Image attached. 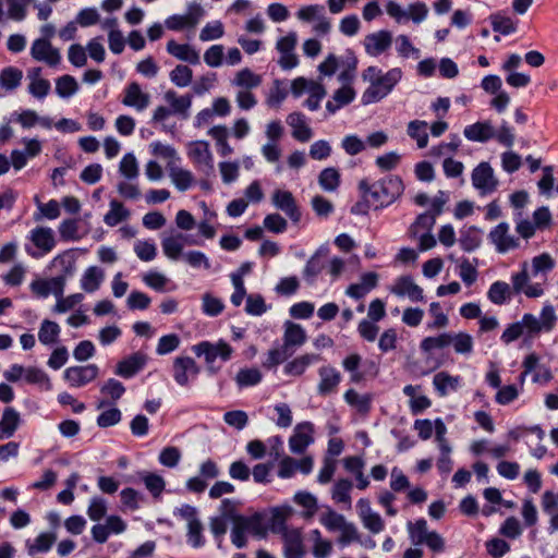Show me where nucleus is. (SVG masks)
Listing matches in <instances>:
<instances>
[{"label": "nucleus", "instance_id": "1", "mask_svg": "<svg viewBox=\"0 0 558 558\" xmlns=\"http://www.w3.org/2000/svg\"><path fill=\"white\" fill-rule=\"evenodd\" d=\"M555 260L548 253L534 256L529 265L521 264V269L511 275L510 281L514 294H523L527 299H537L545 294L549 272Z\"/></svg>", "mask_w": 558, "mask_h": 558}, {"label": "nucleus", "instance_id": "2", "mask_svg": "<svg viewBox=\"0 0 558 558\" xmlns=\"http://www.w3.org/2000/svg\"><path fill=\"white\" fill-rule=\"evenodd\" d=\"M558 320L555 307L546 302L539 313V317L531 313L523 314L521 320L509 324L500 336V341L508 345L520 337H524V342L531 341L541 333L553 331Z\"/></svg>", "mask_w": 558, "mask_h": 558}, {"label": "nucleus", "instance_id": "3", "mask_svg": "<svg viewBox=\"0 0 558 558\" xmlns=\"http://www.w3.org/2000/svg\"><path fill=\"white\" fill-rule=\"evenodd\" d=\"M401 68H391L384 72L377 65H369L362 72V80L368 83L363 92L361 102L365 106L377 104L389 96L402 81Z\"/></svg>", "mask_w": 558, "mask_h": 558}, {"label": "nucleus", "instance_id": "4", "mask_svg": "<svg viewBox=\"0 0 558 558\" xmlns=\"http://www.w3.org/2000/svg\"><path fill=\"white\" fill-rule=\"evenodd\" d=\"M362 198L378 210L393 204L404 192V184L398 175H386L375 182L362 180L359 183Z\"/></svg>", "mask_w": 558, "mask_h": 558}, {"label": "nucleus", "instance_id": "5", "mask_svg": "<svg viewBox=\"0 0 558 558\" xmlns=\"http://www.w3.org/2000/svg\"><path fill=\"white\" fill-rule=\"evenodd\" d=\"M407 532L409 541L415 547L405 549L402 558H423V550L418 546H426L434 555L446 551L445 538L437 531L429 530L424 518L408 521Z\"/></svg>", "mask_w": 558, "mask_h": 558}, {"label": "nucleus", "instance_id": "6", "mask_svg": "<svg viewBox=\"0 0 558 558\" xmlns=\"http://www.w3.org/2000/svg\"><path fill=\"white\" fill-rule=\"evenodd\" d=\"M192 351L196 356L204 357L207 372L210 375H216L220 371V366L215 364L217 359L228 362L233 354L232 347L222 339L215 343L208 340L201 341L192 347Z\"/></svg>", "mask_w": 558, "mask_h": 558}, {"label": "nucleus", "instance_id": "7", "mask_svg": "<svg viewBox=\"0 0 558 558\" xmlns=\"http://www.w3.org/2000/svg\"><path fill=\"white\" fill-rule=\"evenodd\" d=\"M386 13L399 25L412 21L414 24H421L427 19L428 8L423 1H415L403 8L395 0H388L385 3Z\"/></svg>", "mask_w": 558, "mask_h": 558}, {"label": "nucleus", "instance_id": "8", "mask_svg": "<svg viewBox=\"0 0 558 558\" xmlns=\"http://www.w3.org/2000/svg\"><path fill=\"white\" fill-rule=\"evenodd\" d=\"M291 93L294 97L308 94V98L304 101V107L311 111H316L320 107L322 100L326 96V89L319 81L307 80L305 77H296L291 83Z\"/></svg>", "mask_w": 558, "mask_h": 558}, {"label": "nucleus", "instance_id": "9", "mask_svg": "<svg viewBox=\"0 0 558 558\" xmlns=\"http://www.w3.org/2000/svg\"><path fill=\"white\" fill-rule=\"evenodd\" d=\"M271 530L282 536L284 558H302L306 554L299 529H289L284 525L283 519H275Z\"/></svg>", "mask_w": 558, "mask_h": 558}, {"label": "nucleus", "instance_id": "10", "mask_svg": "<svg viewBox=\"0 0 558 558\" xmlns=\"http://www.w3.org/2000/svg\"><path fill=\"white\" fill-rule=\"evenodd\" d=\"M33 246L25 245L26 253L36 259L49 254L56 246L53 230L49 227H36L27 235Z\"/></svg>", "mask_w": 558, "mask_h": 558}, {"label": "nucleus", "instance_id": "11", "mask_svg": "<svg viewBox=\"0 0 558 558\" xmlns=\"http://www.w3.org/2000/svg\"><path fill=\"white\" fill-rule=\"evenodd\" d=\"M472 185L481 196L494 193L498 186V180L495 178L494 169L486 162H480L471 174Z\"/></svg>", "mask_w": 558, "mask_h": 558}, {"label": "nucleus", "instance_id": "12", "mask_svg": "<svg viewBox=\"0 0 558 558\" xmlns=\"http://www.w3.org/2000/svg\"><path fill=\"white\" fill-rule=\"evenodd\" d=\"M487 238L499 254L508 253L520 246V239L510 233V226L506 221L495 226Z\"/></svg>", "mask_w": 558, "mask_h": 558}, {"label": "nucleus", "instance_id": "13", "mask_svg": "<svg viewBox=\"0 0 558 558\" xmlns=\"http://www.w3.org/2000/svg\"><path fill=\"white\" fill-rule=\"evenodd\" d=\"M48 268L56 272L51 278L61 279L62 288L65 289L66 280L73 277L76 271V258L73 250H65L54 256L49 263Z\"/></svg>", "mask_w": 558, "mask_h": 558}, {"label": "nucleus", "instance_id": "14", "mask_svg": "<svg viewBox=\"0 0 558 558\" xmlns=\"http://www.w3.org/2000/svg\"><path fill=\"white\" fill-rule=\"evenodd\" d=\"M296 44L298 35L295 32H290L277 40L276 49L280 53L278 64L282 70L289 71L298 66L299 58L295 54Z\"/></svg>", "mask_w": 558, "mask_h": 558}, {"label": "nucleus", "instance_id": "15", "mask_svg": "<svg viewBox=\"0 0 558 558\" xmlns=\"http://www.w3.org/2000/svg\"><path fill=\"white\" fill-rule=\"evenodd\" d=\"M392 41L393 37L390 31L379 29L364 37L363 47L367 56L378 58L390 50Z\"/></svg>", "mask_w": 558, "mask_h": 558}, {"label": "nucleus", "instance_id": "16", "mask_svg": "<svg viewBox=\"0 0 558 558\" xmlns=\"http://www.w3.org/2000/svg\"><path fill=\"white\" fill-rule=\"evenodd\" d=\"M35 0H0V24L23 22L28 15V8Z\"/></svg>", "mask_w": 558, "mask_h": 558}, {"label": "nucleus", "instance_id": "17", "mask_svg": "<svg viewBox=\"0 0 558 558\" xmlns=\"http://www.w3.org/2000/svg\"><path fill=\"white\" fill-rule=\"evenodd\" d=\"M201 372L199 366L191 356H177L172 363V377L174 381L186 387L190 379H195Z\"/></svg>", "mask_w": 558, "mask_h": 558}, {"label": "nucleus", "instance_id": "18", "mask_svg": "<svg viewBox=\"0 0 558 558\" xmlns=\"http://www.w3.org/2000/svg\"><path fill=\"white\" fill-rule=\"evenodd\" d=\"M389 291L398 298H408L413 303L425 302L424 290L414 282L410 275L398 277Z\"/></svg>", "mask_w": 558, "mask_h": 558}, {"label": "nucleus", "instance_id": "19", "mask_svg": "<svg viewBox=\"0 0 558 558\" xmlns=\"http://www.w3.org/2000/svg\"><path fill=\"white\" fill-rule=\"evenodd\" d=\"M98 374L99 368L96 364H87L68 367L63 373V378L71 387L80 388L94 381Z\"/></svg>", "mask_w": 558, "mask_h": 558}, {"label": "nucleus", "instance_id": "20", "mask_svg": "<svg viewBox=\"0 0 558 558\" xmlns=\"http://www.w3.org/2000/svg\"><path fill=\"white\" fill-rule=\"evenodd\" d=\"M356 510L363 526L372 534H378L385 530V521L381 515L372 509L367 498H360Z\"/></svg>", "mask_w": 558, "mask_h": 558}, {"label": "nucleus", "instance_id": "21", "mask_svg": "<svg viewBox=\"0 0 558 558\" xmlns=\"http://www.w3.org/2000/svg\"><path fill=\"white\" fill-rule=\"evenodd\" d=\"M317 373L319 378L316 387L317 395L327 397L336 393L342 379L341 373L331 365L320 366Z\"/></svg>", "mask_w": 558, "mask_h": 558}, {"label": "nucleus", "instance_id": "22", "mask_svg": "<svg viewBox=\"0 0 558 558\" xmlns=\"http://www.w3.org/2000/svg\"><path fill=\"white\" fill-rule=\"evenodd\" d=\"M314 426L311 422H303L295 426L289 439V449L294 454H302L314 442Z\"/></svg>", "mask_w": 558, "mask_h": 558}, {"label": "nucleus", "instance_id": "23", "mask_svg": "<svg viewBox=\"0 0 558 558\" xmlns=\"http://www.w3.org/2000/svg\"><path fill=\"white\" fill-rule=\"evenodd\" d=\"M29 53L38 62H44L50 68H57L62 60L60 50L44 40H34Z\"/></svg>", "mask_w": 558, "mask_h": 558}, {"label": "nucleus", "instance_id": "24", "mask_svg": "<svg viewBox=\"0 0 558 558\" xmlns=\"http://www.w3.org/2000/svg\"><path fill=\"white\" fill-rule=\"evenodd\" d=\"M272 205L283 211L288 218L298 223L301 220V211L296 205L295 198L290 191L276 190L271 196Z\"/></svg>", "mask_w": 558, "mask_h": 558}, {"label": "nucleus", "instance_id": "25", "mask_svg": "<svg viewBox=\"0 0 558 558\" xmlns=\"http://www.w3.org/2000/svg\"><path fill=\"white\" fill-rule=\"evenodd\" d=\"M286 121L291 128V135L295 141L306 143L313 137V129L310 125L308 118L304 113L299 111L291 112L287 116Z\"/></svg>", "mask_w": 558, "mask_h": 558}, {"label": "nucleus", "instance_id": "26", "mask_svg": "<svg viewBox=\"0 0 558 558\" xmlns=\"http://www.w3.org/2000/svg\"><path fill=\"white\" fill-rule=\"evenodd\" d=\"M147 364V355L137 351L121 360L116 366V375L122 378H132Z\"/></svg>", "mask_w": 558, "mask_h": 558}, {"label": "nucleus", "instance_id": "27", "mask_svg": "<svg viewBox=\"0 0 558 558\" xmlns=\"http://www.w3.org/2000/svg\"><path fill=\"white\" fill-rule=\"evenodd\" d=\"M163 98L169 105L173 116H177L181 120L189 119L193 100L192 95L186 94L180 96L177 92L169 89L165 93Z\"/></svg>", "mask_w": 558, "mask_h": 558}, {"label": "nucleus", "instance_id": "28", "mask_svg": "<svg viewBox=\"0 0 558 558\" xmlns=\"http://www.w3.org/2000/svg\"><path fill=\"white\" fill-rule=\"evenodd\" d=\"M187 155L190 159L199 167L208 170L214 169V156L209 143L206 141H194L189 144Z\"/></svg>", "mask_w": 558, "mask_h": 558}, {"label": "nucleus", "instance_id": "29", "mask_svg": "<svg viewBox=\"0 0 558 558\" xmlns=\"http://www.w3.org/2000/svg\"><path fill=\"white\" fill-rule=\"evenodd\" d=\"M142 281L146 287L156 292H172L178 289V284L168 278L165 274L150 269L142 275Z\"/></svg>", "mask_w": 558, "mask_h": 558}, {"label": "nucleus", "instance_id": "30", "mask_svg": "<svg viewBox=\"0 0 558 558\" xmlns=\"http://www.w3.org/2000/svg\"><path fill=\"white\" fill-rule=\"evenodd\" d=\"M283 327L282 347L288 351L293 350L294 353L298 348L302 347L306 342V331L301 325L289 320L284 323Z\"/></svg>", "mask_w": 558, "mask_h": 558}, {"label": "nucleus", "instance_id": "31", "mask_svg": "<svg viewBox=\"0 0 558 558\" xmlns=\"http://www.w3.org/2000/svg\"><path fill=\"white\" fill-rule=\"evenodd\" d=\"M150 96L144 93L138 83H130L124 90L122 104L126 107L135 108L137 111H143L149 105Z\"/></svg>", "mask_w": 558, "mask_h": 558}, {"label": "nucleus", "instance_id": "32", "mask_svg": "<svg viewBox=\"0 0 558 558\" xmlns=\"http://www.w3.org/2000/svg\"><path fill=\"white\" fill-rule=\"evenodd\" d=\"M246 532L259 539L265 538L268 533L265 514L255 512L252 515H236Z\"/></svg>", "mask_w": 558, "mask_h": 558}, {"label": "nucleus", "instance_id": "33", "mask_svg": "<svg viewBox=\"0 0 558 558\" xmlns=\"http://www.w3.org/2000/svg\"><path fill=\"white\" fill-rule=\"evenodd\" d=\"M31 291L39 299H47L50 294L60 296L64 293L61 279H36L29 284Z\"/></svg>", "mask_w": 558, "mask_h": 558}, {"label": "nucleus", "instance_id": "34", "mask_svg": "<svg viewBox=\"0 0 558 558\" xmlns=\"http://www.w3.org/2000/svg\"><path fill=\"white\" fill-rule=\"evenodd\" d=\"M463 135L471 142L486 143L494 138L495 129L490 121H478L466 125L463 130Z\"/></svg>", "mask_w": 558, "mask_h": 558}, {"label": "nucleus", "instance_id": "35", "mask_svg": "<svg viewBox=\"0 0 558 558\" xmlns=\"http://www.w3.org/2000/svg\"><path fill=\"white\" fill-rule=\"evenodd\" d=\"M167 52L180 61L196 65L201 62L198 51L189 44H178L171 39L167 43Z\"/></svg>", "mask_w": 558, "mask_h": 558}, {"label": "nucleus", "instance_id": "36", "mask_svg": "<svg viewBox=\"0 0 558 558\" xmlns=\"http://www.w3.org/2000/svg\"><path fill=\"white\" fill-rule=\"evenodd\" d=\"M21 423V414L12 407L5 408L0 418V440L12 437Z\"/></svg>", "mask_w": 558, "mask_h": 558}, {"label": "nucleus", "instance_id": "37", "mask_svg": "<svg viewBox=\"0 0 558 558\" xmlns=\"http://www.w3.org/2000/svg\"><path fill=\"white\" fill-rule=\"evenodd\" d=\"M461 385V377L450 375L447 372H439L433 378V386L439 397H446L457 391Z\"/></svg>", "mask_w": 558, "mask_h": 558}, {"label": "nucleus", "instance_id": "38", "mask_svg": "<svg viewBox=\"0 0 558 558\" xmlns=\"http://www.w3.org/2000/svg\"><path fill=\"white\" fill-rule=\"evenodd\" d=\"M355 98V90L351 85H343L335 90L331 99L326 104V109L329 114H335L342 107L351 104Z\"/></svg>", "mask_w": 558, "mask_h": 558}, {"label": "nucleus", "instance_id": "39", "mask_svg": "<svg viewBox=\"0 0 558 558\" xmlns=\"http://www.w3.org/2000/svg\"><path fill=\"white\" fill-rule=\"evenodd\" d=\"M319 359L320 356L315 353L302 354L289 361L283 367V373L288 376H301L312 364L319 361Z\"/></svg>", "mask_w": 558, "mask_h": 558}, {"label": "nucleus", "instance_id": "40", "mask_svg": "<svg viewBox=\"0 0 558 558\" xmlns=\"http://www.w3.org/2000/svg\"><path fill=\"white\" fill-rule=\"evenodd\" d=\"M187 235L182 233L170 234L161 240L163 254L171 260H178L183 255L184 241Z\"/></svg>", "mask_w": 558, "mask_h": 558}, {"label": "nucleus", "instance_id": "41", "mask_svg": "<svg viewBox=\"0 0 558 558\" xmlns=\"http://www.w3.org/2000/svg\"><path fill=\"white\" fill-rule=\"evenodd\" d=\"M263 78L259 74L254 73L251 69L244 68L238 71L231 81V85L239 90H252L262 85Z\"/></svg>", "mask_w": 558, "mask_h": 558}, {"label": "nucleus", "instance_id": "42", "mask_svg": "<svg viewBox=\"0 0 558 558\" xmlns=\"http://www.w3.org/2000/svg\"><path fill=\"white\" fill-rule=\"evenodd\" d=\"M57 536L51 532H43L34 539H26L25 547L29 556L45 554L50 550L54 544Z\"/></svg>", "mask_w": 558, "mask_h": 558}, {"label": "nucleus", "instance_id": "43", "mask_svg": "<svg viewBox=\"0 0 558 558\" xmlns=\"http://www.w3.org/2000/svg\"><path fill=\"white\" fill-rule=\"evenodd\" d=\"M105 279V271L98 266H89L85 269L81 277V288L87 292L93 293L97 291Z\"/></svg>", "mask_w": 558, "mask_h": 558}, {"label": "nucleus", "instance_id": "44", "mask_svg": "<svg viewBox=\"0 0 558 558\" xmlns=\"http://www.w3.org/2000/svg\"><path fill=\"white\" fill-rule=\"evenodd\" d=\"M61 333V328L58 323L44 319L38 329V340L43 345L48 348L58 343Z\"/></svg>", "mask_w": 558, "mask_h": 558}, {"label": "nucleus", "instance_id": "45", "mask_svg": "<svg viewBox=\"0 0 558 558\" xmlns=\"http://www.w3.org/2000/svg\"><path fill=\"white\" fill-rule=\"evenodd\" d=\"M207 134L215 141L217 153L221 157L233 154V148L228 143L229 130L226 125H215L208 130Z\"/></svg>", "mask_w": 558, "mask_h": 558}, {"label": "nucleus", "instance_id": "46", "mask_svg": "<svg viewBox=\"0 0 558 558\" xmlns=\"http://www.w3.org/2000/svg\"><path fill=\"white\" fill-rule=\"evenodd\" d=\"M513 293L512 283L497 280L493 282L487 291V299L495 305H504L511 300Z\"/></svg>", "mask_w": 558, "mask_h": 558}, {"label": "nucleus", "instance_id": "47", "mask_svg": "<svg viewBox=\"0 0 558 558\" xmlns=\"http://www.w3.org/2000/svg\"><path fill=\"white\" fill-rule=\"evenodd\" d=\"M489 21L493 31L504 36H508L517 32L518 20H514L504 12H496L490 14Z\"/></svg>", "mask_w": 558, "mask_h": 558}, {"label": "nucleus", "instance_id": "48", "mask_svg": "<svg viewBox=\"0 0 558 558\" xmlns=\"http://www.w3.org/2000/svg\"><path fill=\"white\" fill-rule=\"evenodd\" d=\"M352 483L348 478L337 480L331 488V498L338 505H344L348 509L352 506Z\"/></svg>", "mask_w": 558, "mask_h": 558}, {"label": "nucleus", "instance_id": "49", "mask_svg": "<svg viewBox=\"0 0 558 558\" xmlns=\"http://www.w3.org/2000/svg\"><path fill=\"white\" fill-rule=\"evenodd\" d=\"M482 230L475 226L460 231L459 244L464 252L475 251L482 242Z\"/></svg>", "mask_w": 558, "mask_h": 558}, {"label": "nucleus", "instance_id": "50", "mask_svg": "<svg viewBox=\"0 0 558 558\" xmlns=\"http://www.w3.org/2000/svg\"><path fill=\"white\" fill-rule=\"evenodd\" d=\"M34 201L37 208L33 216L35 221H41L43 219L54 220L60 216V205L58 201L50 199L47 203H41L37 196Z\"/></svg>", "mask_w": 558, "mask_h": 558}, {"label": "nucleus", "instance_id": "51", "mask_svg": "<svg viewBox=\"0 0 558 558\" xmlns=\"http://www.w3.org/2000/svg\"><path fill=\"white\" fill-rule=\"evenodd\" d=\"M344 401L359 413H368L372 407V396L369 393H359L354 389H348L344 392Z\"/></svg>", "mask_w": 558, "mask_h": 558}, {"label": "nucleus", "instance_id": "52", "mask_svg": "<svg viewBox=\"0 0 558 558\" xmlns=\"http://www.w3.org/2000/svg\"><path fill=\"white\" fill-rule=\"evenodd\" d=\"M428 124L424 120L410 121L407 128V134L416 142L418 148H425L428 144Z\"/></svg>", "mask_w": 558, "mask_h": 558}, {"label": "nucleus", "instance_id": "53", "mask_svg": "<svg viewBox=\"0 0 558 558\" xmlns=\"http://www.w3.org/2000/svg\"><path fill=\"white\" fill-rule=\"evenodd\" d=\"M202 313L207 317H217L226 308L225 302L222 299L214 295L210 292H205L202 298Z\"/></svg>", "mask_w": 558, "mask_h": 558}, {"label": "nucleus", "instance_id": "54", "mask_svg": "<svg viewBox=\"0 0 558 558\" xmlns=\"http://www.w3.org/2000/svg\"><path fill=\"white\" fill-rule=\"evenodd\" d=\"M109 210L104 216V222L109 227H116L130 217V211L117 199L109 203Z\"/></svg>", "mask_w": 558, "mask_h": 558}, {"label": "nucleus", "instance_id": "55", "mask_svg": "<svg viewBox=\"0 0 558 558\" xmlns=\"http://www.w3.org/2000/svg\"><path fill=\"white\" fill-rule=\"evenodd\" d=\"M140 478L144 483L146 489L151 494V496L158 499L166 487V482L161 475L151 472H140Z\"/></svg>", "mask_w": 558, "mask_h": 558}, {"label": "nucleus", "instance_id": "56", "mask_svg": "<svg viewBox=\"0 0 558 558\" xmlns=\"http://www.w3.org/2000/svg\"><path fill=\"white\" fill-rule=\"evenodd\" d=\"M119 173L129 181H137L140 175L138 162L133 153H126L119 163Z\"/></svg>", "mask_w": 558, "mask_h": 558}, {"label": "nucleus", "instance_id": "57", "mask_svg": "<svg viewBox=\"0 0 558 558\" xmlns=\"http://www.w3.org/2000/svg\"><path fill=\"white\" fill-rule=\"evenodd\" d=\"M449 345H452L458 354L470 355L473 351L474 342L472 336L468 332H450Z\"/></svg>", "mask_w": 558, "mask_h": 558}, {"label": "nucleus", "instance_id": "58", "mask_svg": "<svg viewBox=\"0 0 558 558\" xmlns=\"http://www.w3.org/2000/svg\"><path fill=\"white\" fill-rule=\"evenodd\" d=\"M461 146V138L458 134H450L449 142H441L430 148L429 155L434 158H440L444 156L451 157L454 155Z\"/></svg>", "mask_w": 558, "mask_h": 558}, {"label": "nucleus", "instance_id": "59", "mask_svg": "<svg viewBox=\"0 0 558 558\" xmlns=\"http://www.w3.org/2000/svg\"><path fill=\"white\" fill-rule=\"evenodd\" d=\"M24 381L36 385L43 390H50L52 388L48 374L36 366H27Z\"/></svg>", "mask_w": 558, "mask_h": 558}, {"label": "nucleus", "instance_id": "60", "mask_svg": "<svg viewBox=\"0 0 558 558\" xmlns=\"http://www.w3.org/2000/svg\"><path fill=\"white\" fill-rule=\"evenodd\" d=\"M169 174L172 183L181 192L187 191L194 182V178L191 171L179 168L177 166L169 167Z\"/></svg>", "mask_w": 558, "mask_h": 558}, {"label": "nucleus", "instance_id": "61", "mask_svg": "<svg viewBox=\"0 0 558 558\" xmlns=\"http://www.w3.org/2000/svg\"><path fill=\"white\" fill-rule=\"evenodd\" d=\"M395 45L398 56L402 59H418L421 56V50L411 43L408 35H398L395 39Z\"/></svg>", "mask_w": 558, "mask_h": 558}, {"label": "nucleus", "instance_id": "62", "mask_svg": "<svg viewBox=\"0 0 558 558\" xmlns=\"http://www.w3.org/2000/svg\"><path fill=\"white\" fill-rule=\"evenodd\" d=\"M450 332H442L437 336L424 338L420 343V349L424 354H429L435 350H442L449 347Z\"/></svg>", "mask_w": 558, "mask_h": 558}, {"label": "nucleus", "instance_id": "63", "mask_svg": "<svg viewBox=\"0 0 558 558\" xmlns=\"http://www.w3.org/2000/svg\"><path fill=\"white\" fill-rule=\"evenodd\" d=\"M78 90L76 80L69 74L62 75L56 80V94L63 99L75 95Z\"/></svg>", "mask_w": 558, "mask_h": 558}, {"label": "nucleus", "instance_id": "64", "mask_svg": "<svg viewBox=\"0 0 558 558\" xmlns=\"http://www.w3.org/2000/svg\"><path fill=\"white\" fill-rule=\"evenodd\" d=\"M263 375L258 368L245 367L241 368L235 377V383L239 388H247L258 385L262 381Z\"/></svg>", "mask_w": 558, "mask_h": 558}]
</instances>
